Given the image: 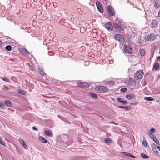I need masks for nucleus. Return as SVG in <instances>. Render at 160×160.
Segmentation results:
<instances>
[{
  "label": "nucleus",
  "mask_w": 160,
  "mask_h": 160,
  "mask_svg": "<svg viewBox=\"0 0 160 160\" xmlns=\"http://www.w3.org/2000/svg\"><path fill=\"white\" fill-rule=\"evenodd\" d=\"M95 90L99 93H104L108 90V88L103 86H98L95 88Z\"/></svg>",
  "instance_id": "obj_1"
},
{
  "label": "nucleus",
  "mask_w": 160,
  "mask_h": 160,
  "mask_svg": "<svg viewBox=\"0 0 160 160\" xmlns=\"http://www.w3.org/2000/svg\"><path fill=\"white\" fill-rule=\"evenodd\" d=\"M143 74L142 70H139L134 74V77L137 80L141 79L142 78Z\"/></svg>",
  "instance_id": "obj_2"
},
{
  "label": "nucleus",
  "mask_w": 160,
  "mask_h": 160,
  "mask_svg": "<svg viewBox=\"0 0 160 160\" xmlns=\"http://www.w3.org/2000/svg\"><path fill=\"white\" fill-rule=\"evenodd\" d=\"M124 51L128 54H131L132 52V49L131 47L129 45H125L124 47Z\"/></svg>",
  "instance_id": "obj_3"
},
{
  "label": "nucleus",
  "mask_w": 160,
  "mask_h": 160,
  "mask_svg": "<svg viewBox=\"0 0 160 160\" xmlns=\"http://www.w3.org/2000/svg\"><path fill=\"white\" fill-rule=\"evenodd\" d=\"M107 11L110 16H113L115 15V12L112 6H108L107 8Z\"/></svg>",
  "instance_id": "obj_4"
},
{
  "label": "nucleus",
  "mask_w": 160,
  "mask_h": 160,
  "mask_svg": "<svg viewBox=\"0 0 160 160\" xmlns=\"http://www.w3.org/2000/svg\"><path fill=\"white\" fill-rule=\"evenodd\" d=\"M115 39L120 42V43L124 41L123 37L121 34H117L115 35L114 36Z\"/></svg>",
  "instance_id": "obj_5"
},
{
  "label": "nucleus",
  "mask_w": 160,
  "mask_h": 160,
  "mask_svg": "<svg viewBox=\"0 0 160 160\" xmlns=\"http://www.w3.org/2000/svg\"><path fill=\"white\" fill-rule=\"evenodd\" d=\"M152 8L153 7V9H155L158 8L160 7V0H157L155 2L153 3V4H152L150 5Z\"/></svg>",
  "instance_id": "obj_6"
},
{
  "label": "nucleus",
  "mask_w": 160,
  "mask_h": 160,
  "mask_svg": "<svg viewBox=\"0 0 160 160\" xmlns=\"http://www.w3.org/2000/svg\"><path fill=\"white\" fill-rule=\"evenodd\" d=\"M151 146L153 151L156 154L158 153V149L160 151V147L158 146L155 143H152Z\"/></svg>",
  "instance_id": "obj_7"
},
{
  "label": "nucleus",
  "mask_w": 160,
  "mask_h": 160,
  "mask_svg": "<svg viewBox=\"0 0 160 160\" xmlns=\"http://www.w3.org/2000/svg\"><path fill=\"white\" fill-rule=\"evenodd\" d=\"M78 86L82 88H88L89 87V85L86 82H81L78 83Z\"/></svg>",
  "instance_id": "obj_8"
},
{
  "label": "nucleus",
  "mask_w": 160,
  "mask_h": 160,
  "mask_svg": "<svg viewBox=\"0 0 160 160\" xmlns=\"http://www.w3.org/2000/svg\"><path fill=\"white\" fill-rule=\"evenodd\" d=\"M159 22L157 20H152L151 23V26L152 28H156L158 25Z\"/></svg>",
  "instance_id": "obj_9"
},
{
  "label": "nucleus",
  "mask_w": 160,
  "mask_h": 160,
  "mask_svg": "<svg viewBox=\"0 0 160 160\" xmlns=\"http://www.w3.org/2000/svg\"><path fill=\"white\" fill-rule=\"evenodd\" d=\"M104 27L108 30H112L113 28L112 24L110 22H108L104 24Z\"/></svg>",
  "instance_id": "obj_10"
},
{
  "label": "nucleus",
  "mask_w": 160,
  "mask_h": 160,
  "mask_svg": "<svg viewBox=\"0 0 160 160\" xmlns=\"http://www.w3.org/2000/svg\"><path fill=\"white\" fill-rule=\"evenodd\" d=\"M135 96L133 93L128 94L126 95V98L128 100H132L135 98Z\"/></svg>",
  "instance_id": "obj_11"
},
{
  "label": "nucleus",
  "mask_w": 160,
  "mask_h": 160,
  "mask_svg": "<svg viewBox=\"0 0 160 160\" xmlns=\"http://www.w3.org/2000/svg\"><path fill=\"white\" fill-rule=\"evenodd\" d=\"M113 27L114 28L118 29L119 31H122L124 30V28L123 27H120L116 23L114 24Z\"/></svg>",
  "instance_id": "obj_12"
},
{
  "label": "nucleus",
  "mask_w": 160,
  "mask_h": 160,
  "mask_svg": "<svg viewBox=\"0 0 160 160\" xmlns=\"http://www.w3.org/2000/svg\"><path fill=\"white\" fill-rule=\"evenodd\" d=\"M21 52L23 55H28L29 54V52L26 49L24 48H22L20 50Z\"/></svg>",
  "instance_id": "obj_13"
},
{
  "label": "nucleus",
  "mask_w": 160,
  "mask_h": 160,
  "mask_svg": "<svg viewBox=\"0 0 160 160\" xmlns=\"http://www.w3.org/2000/svg\"><path fill=\"white\" fill-rule=\"evenodd\" d=\"M155 35L154 34H152L149 35L147 37L148 39V41H153L155 39Z\"/></svg>",
  "instance_id": "obj_14"
},
{
  "label": "nucleus",
  "mask_w": 160,
  "mask_h": 160,
  "mask_svg": "<svg viewBox=\"0 0 160 160\" xmlns=\"http://www.w3.org/2000/svg\"><path fill=\"white\" fill-rule=\"evenodd\" d=\"M123 155L128 156L130 157H132L133 158H135V157L134 156L132 155L130 153L125 152H121Z\"/></svg>",
  "instance_id": "obj_15"
},
{
  "label": "nucleus",
  "mask_w": 160,
  "mask_h": 160,
  "mask_svg": "<svg viewBox=\"0 0 160 160\" xmlns=\"http://www.w3.org/2000/svg\"><path fill=\"white\" fill-rule=\"evenodd\" d=\"M5 105L7 106L11 107L12 104V102L9 100H6L5 101Z\"/></svg>",
  "instance_id": "obj_16"
},
{
  "label": "nucleus",
  "mask_w": 160,
  "mask_h": 160,
  "mask_svg": "<svg viewBox=\"0 0 160 160\" xmlns=\"http://www.w3.org/2000/svg\"><path fill=\"white\" fill-rule=\"evenodd\" d=\"M118 22H117V20H116V23L121 27H122L123 22L121 20H118Z\"/></svg>",
  "instance_id": "obj_17"
},
{
  "label": "nucleus",
  "mask_w": 160,
  "mask_h": 160,
  "mask_svg": "<svg viewBox=\"0 0 160 160\" xmlns=\"http://www.w3.org/2000/svg\"><path fill=\"white\" fill-rule=\"evenodd\" d=\"M39 139L41 140V141L44 143H46L47 142V141L42 136H40L39 137Z\"/></svg>",
  "instance_id": "obj_18"
},
{
  "label": "nucleus",
  "mask_w": 160,
  "mask_h": 160,
  "mask_svg": "<svg viewBox=\"0 0 160 160\" xmlns=\"http://www.w3.org/2000/svg\"><path fill=\"white\" fill-rule=\"evenodd\" d=\"M139 52L140 55L142 56H144L145 54V51L142 49H139Z\"/></svg>",
  "instance_id": "obj_19"
},
{
  "label": "nucleus",
  "mask_w": 160,
  "mask_h": 160,
  "mask_svg": "<svg viewBox=\"0 0 160 160\" xmlns=\"http://www.w3.org/2000/svg\"><path fill=\"white\" fill-rule=\"evenodd\" d=\"M159 64L158 62H155L154 63L153 67L155 70H157L158 69V68L159 67Z\"/></svg>",
  "instance_id": "obj_20"
},
{
  "label": "nucleus",
  "mask_w": 160,
  "mask_h": 160,
  "mask_svg": "<svg viewBox=\"0 0 160 160\" xmlns=\"http://www.w3.org/2000/svg\"><path fill=\"white\" fill-rule=\"evenodd\" d=\"M144 99L148 101H153L154 100V99L151 97H145Z\"/></svg>",
  "instance_id": "obj_21"
},
{
  "label": "nucleus",
  "mask_w": 160,
  "mask_h": 160,
  "mask_svg": "<svg viewBox=\"0 0 160 160\" xmlns=\"http://www.w3.org/2000/svg\"><path fill=\"white\" fill-rule=\"evenodd\" d=\"M91 96L94 98V99H97L98 98V97L97 95L94 93H91L90 94Z\"/></svg>",
  "instance_id": "obj_22"
},
{
  "label": "nucleus",
  "mask_w": 160,
  "mask_h": 160,
  "mask_svg": "<svg viewBox=\"0 0 160 160\" xmlns=\"http://www.w3.org/2000/svg\"><path fill=\"white\" fill-rule=\"evenodd\" d=\"M98 10L101 13H103V9L101 5H100L99 6L97 7Z\"/></svg>",
  "instance_id": "obj_23"
},
{
  "label": "nucleus",
  "mask_w": 160,
  "mask_h": 160,
  "mask_svg": "<svg viewBox=\"0 0 160 160\" xmlns=\"http://www.w3.org/2000/svg\"><path fill=\"white\" fill-rule=\"evenodd\" d=\"M105 142L108 143H110L112 142L111 140L108 138H106L105 139Z\"/></svg>",
  "instance_id": "obj_24"
},
{
  "label": "nucleus",
  "mask_w": 160,
  "mask_h": 160,
  "mask_svg": "<svg viewBox=\"0 0 160 160\" xmlns=\"http://www.w3.org/2000/svg\"><path fill=\"white\" fill-rule=\"evenodd\" d=\"M45 134L48 136H50L51 135V132L48 130H46L45 131Z\"/></svg>",
  "instance_id": "obj_25"
},
{
  "label": "nucleus",
  "mask_w": 160,
  "mask_h": 160,
  "mask_svg": "<svg viewBox=\"0 0 160 160\" xmlns=\"http://www.w3.org/2000/svg\"><path fill=\"white\" fill-rule=\"evenodd\" d=\"M149 135L150 138L153 140L154 139V138L156 137L155 136H154V135L151 132H150Z\"/></svg>",
  "instance_id": "obj_26"
},
{
  "label": "nucleus",
  "mask_w": 160,
  "mask_h": 160,
  "mask_svg": "<svg viewBox=\"0 0 160 160\" xmlns=\"http://www.w3.org/2000/svg\"><path fill=\"white\" fill-rule=\"evenodd\" d=\"M141 155L143 157V158H149V157L147 155L144 154L143 153H141Z\"/></svg>",
  "instance_id": "obj_27"
},
{
  "label": "nucleus",
  "mask_w": 160,
  "mask_h": 160,
  "mask_svg": "<svg viewBox=\"0 0 160 160\" xmlns=\"http://www.w3.org/2000/svg\"><path fill=\"white\" fill-rule=\"evenodd\" d=\"M5 49L8 51H11L12 49V47L10 45L7 46L5 47Z\"/></svg>",
  "instance_id": "obj_28"
},
{
  "label": "nucleus",
  "mask_w": 160,
  "mask_h": 160,
  "mask_svg": "<svg viewBox=\"0 0 160 160\" xmlns=\"http://www.w3.org/2000/svg\"><path fill=\"white\" fill-rule=\"evenodd\" d=\"M153 140L154 141V142L156 143L158 145H160V143L159 141V140L157 139V138L156 137Z\"/></svg>",
  "instance_id": "obj_29"
},
{
  "label": "nucleus",
  "mask_w": 160,
  "mask_h": 160,
  "mask_svg": "<svg viewBox=\"0 0 160 160\" xmlns=\"http://www.w3.org/2000/svg\"><path fill=\"white\" fill-rule=\"evenodd\" d=\"M142 143L144 147H148L147 142L145 140H143L142 141Z\"/></svg>",
  "instance_id": "obj_30"
},
{
  "label": "nucleus",
  "mask_w": 160,
  "mask_h": 160,
  "mask_svg": "<svg viewBox=\"0 0 160 160\" xmlns=\"http://www.w3.org/2000/svg\"><path fill=\"white\" fill-rule=\"evenodd\" d=\"M21 144L25 148L27 149V146L25 144V142L24 141H22L21 142Z\"/></svg>",
  "instance_id": "obj_31"
},
{
  "label": "nucleus",
  "mask_w": 160,
  "mask_h": 160,
  "mask_svg": "<svg viewBox=\"0 0 160 160\" xmlns=\"http://www.w3.org/2000/svg\"><path fill=\"white\" fill-rule=\"evenodd\" d=\"M114 83V82L112 81H110L108 82H105V84L107 85H109L110 84H113Z\"/></svg>",
  "instance_id": "obj_32"
},
{
  "label": "nucleus",
  "mask_w": 160,
  "mask_h": 160,
  "mask_svg": "<svg viewBox=\"0 0 160 160\" xmlns=\"http://www.w3.org/2000/svg\"><path fill=\"white\" fill-rule=\"evenodd\" d=\"M0 143L3 146H5V142L3 141L1 137H0Z\"/></svg>",
  "instance_id": "obj_33"
},
{
  "label": "nucleus",
  "mask_w": 160,
  "mask_h": 160,
  "mask_svg": "<svg viewBox=\"0 0 160 160\" xmlns=\"http://www.w3.org/2000/svg\"><path fill=\"white\" fill-rule=\"evenodd\" d=\"M39 74L41 75L42 76L44 75L45 74L44 72L41 69L39 70Z\"/></svg>",
  "instance_id": "obj_34"
},
{
  "label": "nucleus",
  "mask_w": 160,
  "mask_h": 160,
  "mask_svg": "<svg viewBox=\"0 0 160 160\" xmlns=\"http://www.w3.org/2000/svg\"><path fill=\"white\" fill-rule=\"evenodd\" d=\"M124 108L126 110H130L131 109V107L125 106Z\"/></svg>",
  "instance_id": "obj_35"
},
{
  "label": "nucleus",
  "mask_w": 160,
  "mask_h": 160,
  "mask_svg": "<svg viewBox=\"0 0 160 160\" xmlns=\"http://www.w3.org/2000/svg\"><path fill=\"white\" fill-rule=\"evenodd\" d=\"M2 79L4 81L9 82V79L6 77H2Z\"/></svg>",
  "instance_id": "obj_36"
},
{
  "label": "nucleus",
  "mask_w": 160,
  "mask_h": 160,
  "mask_svg": "<svg viewBox=\"0 0 160 160\" xmlns=\"http://www.w3.org/2000/svg\"><path fill=\"white\" fill-rule=\"evenodd\" d=\"M121 102L123 105H127L128 102L126 101H122Z\"/></svg>",
  "instance_id": "obj_37"
},
{
  "label": "nucleus",
  "mask_w": 160,
  "mask_h": 160,
  "mask_svg": "<svg viewBox=\"0 0 160 160\" xmlns=\"http://www.w3.org/2000/svg\"><path fill=\"white\" fill-rule=\"evenodd\" d=\"M126 90L127 88H122L120 90V91L122 92H124L126 91Z\"/></svg>",
  "instance_id": "obj_38"
},
{
  "label": "nucleus",
  "mask_w": 160,
  "mask_h": 160,
  "mask_svg": "<svg viewBox=\"0 0 160 160\" xmlns=\"http://www.w3.org/2000/svg\"><path fill=\"white\" fill-rule=\"evenodd\" d=\"M150 131L152 133L156 131V130L155 128H152L150 130Z\"/></svg>",
  "instance_id": "obj_39"
},
{
  "label": "nucleus",
  "mask_w": 160,
  "mask_h": 160,
  "mask_svg": "<svg viewBox=\"0 0 160 160\" xmlns=\"http://www.w3.org/2000/svg\"><path fill=\"white\" fill-rule=\"evenodd\" d=\"M80 31L81 33H84V28H81Z\"/></svg>",
  "instance_id": "obj_40"
},
{
  "label": "nucleus",
  "mask_w": 160,
  "mask_h": 160,
  "mask_svg": "<svg viewBox=\"0 0 160 160\" xmlns=\"http://www.w3.org/2000/svg\"><path fill=\"white\" fill-rule=\"evenodd\" d=\"M27 64L30 70H32V68H33L31 66V65H30L29 64V63H27Z\"/></svg>",
  "instance_id": "obj_41"
},
{
  "label": "nucleus",
  "mask_w": 160,
  "mask_h": 160,
  "mask_svg": "<svg viewBox=\"0 0 160 160\" xmlns=\"http://www.w3.org/2000/svg\"><path fill=\"white\" fill-rule=\"evenodd\" d=\"M18 91H19V93H20L22 95H23L24 94V92L23 90H18Z\"/></svg>",
  "instance_id": "obj_42"
},
{
  "label": "nucleus",
  "mask_w": 160,
  "mask_h": 160,
  "mask_svg": "<svg viewBox=\"0 0 160 160\" xmlns=\"http://www.w3.org/2000/svg\"><path fill=\"white\" fill-rule=\"evenodd\" d=\"M137 35V33L134 32H133L131 34L132 37H135Z\"/></svg>",
  "instance_id": "obj_43"
},
{
  "label": "nucleus",
  "mask_w": 160,
  "mask_h": 160,
  "mask_svg": "<svg viewBox=\"0 0 160 160\" xmlns=\"http://www.w3.org/2000/svg\"><path fill=\"white\" fill-rule=\"evenodd\" d=\"M96 4L97 7L101 5L100 3L99 2H98V1H97L96 2Z\"/></svg>",
  "instance_id": "obj_44"
},
{
  "label": "nucleus",
  "mask_w": 160,
  "mask_h": 160,
  "mask_svg": "<svg viewBox=\"0 0 160 160\" xmlns=\"http://www.w3.org/2000/svg\"><path fill=\"white\" fill-rule=\"evenodd\" d=\"M4 106V104L2 102H0V107H1L2 108Z\"/></svg>",
  "instance_id": "obj_45"
},
{
  "label": "nucleus",
  "mask_w": 160,
  "mask_h": 160,
  "mask_svg": "<svg viewBox=\"0 0 160 160\" xmlns=\"http://www.w3.org/2000/svg\"><path fill=\"white\" fill-rule=\"evenodd\" d=\"M11 79L13 81H14L15 79H16V78H15L14 77H12L11 78Z\"/></svg>",
  "instance_id": "obj_46"
},
{
  "label": "nucleus",
  "mask_w": 160,
  "mask_h": 160,
  "mask_svg": "<svg viewBox=\"0 0 160 160\" xmlns=\"http://www.w3.org/2000/svg\"><path fill=\"white\" fill-rule=\"evenodd\" d=\"M117 100L118 101V102H121L122 101V100H121V98H117Z\"/></svg>",
  "instance_id": "obj_47"
},
{
  "label": "nucleus",
  "mask_w": 160,
  "mask_h": 160,
  "mask_svg": "<svg viewBox=\"0 0 160 160\" xmlns=\"http://www.w3.org/2000/svg\"><path fill=\"white\" fill-rule=\"evenodd\" d=\"M32 129L34 130H37L38 129L37 128L35 127H32Z\"/></svg>",
  "instance_id": "obj_48"
},
{
  "label": "nucleus",
  "mask_w": 160,
  "mask_h": 160,
  "mask_svg": "<svg viewBox=\"0 0 160 160\" xmlns=\"http://www.w3.org/2000/svg\"><path fill=\"white\" fill-rule=\"evenodd\" d=\"M125 106H119L118 107V108H124Z\"/></svg>",
  "instance_id": "obj_49"
},
{
  "label": "nucleus",
  "mask_w": 160,
  "mask_h": 160,
  "mask_svg": "<svg viewBox=\"0 0 160 160\" xmlns=\"http://www.w3.org/2000/svg\"><path fill=\"white\" fill-rule=\"evenodd\" d=\"M157 60L158 61H160V56H158L157 57Z\"/></svg>",
  "instance_id": "obj_50"
},
{
  "label": "nucleus",
  "mask_w": 160,
  "mask_h": 160,
  "mask_svg": "<svg viewBox=\"0 0 160 160\" xmlns=\"http://www.w3.org/2000/svg\"><path fill=\"white\" fill-rule=\"evenodd\" d=\"M4 88L6 90H8V88L7 87H5Z\"/></svg>",
  "instance_id": "obj_51"
},
{
  "label": "nucleus",
  "mask_w": 160,
  "mask_h": 160,
  "mask_svg": "<svg viewBox=\"0 0 160 160\" xmlns=\"http://www.w3.org/2000/svg\"><path fill=\"white\" fill-rule=\"evenodd\" d=\"M158 16L160 17V9L159 10L158 12Z\"/></svg>",
  "instance_id": "obj_52"
},
{
  "label": "nucleus",
  "mask_w": 160,
  "mask_h": 160,
  "mask_svg": "<svg viewBox=\"0 0 160 160\" xmlns=\"http://www.w3.org/2000/svg\"><path fill=\"white\" fill-rule=\"evenodd\" d=\"M2 42L1 40H0V46L2 45Z\"/></svg>",
  "instance_id": "obj_53"
},
{
  "label": "nucleus",
  "mask_w": 160,
  "mask_h": 160,
  "mask_svg": "<svg viewBox=\"0 0 160 160\" xmlns=\"http://www.w3.org/2000/svg\"><path fill=\"white\" fill-rule=\"evenodd\" d=\"M131 104V105H135V104H134V103H131V104Z\"/></svg>",
  "instance_id": "obj_54"
},
{
  "label": "nucleus",
  "mask_w": 160,
  "mask_h": 160,
  "mask_svg": "<svg viewBox=\"0 0 160 160\" xmlns=\"http://www.w3.org/2000/svg\"><path fill=\"white\" fill-rule=\"evenodd\" d=\"M107 1V0H105V1Z\"/></svg>",
  "instance_id": "obj_55"
}]
</instances>
